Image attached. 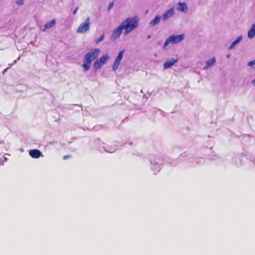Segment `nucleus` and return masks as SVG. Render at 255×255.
Listing matches in <instances>:
<instances>
[{
  "mask_svg": "<svg viewBox=\"0 0 255 255\" xmlns=\"http://www.w3.org/2000/svg\"><path fill=\"white\" fill-rule=\"evenodd\" d=\"M252 83L254 85H255V79L253 81Z\"/></svg>",
  "mask_w": 255,
  "mask_h": 255,
  "instance_id": "nucleus-23",
  "label": "nucleus"
},
{
  "mask_svg": "<svg viewBox=\"0 0 255 255\" xmlns=\"http://www.w3.org/2000/svg\"><path fill=\"white\" fill-rule=\"evenodd\" d=\"M108 54L102 56L100 59H97L94 64V67L96 69H99L109 60Z\"/></svg>",
  "mask_w": 255,
  "mask_h": 255,
  "instance_id": "nucleus-5",
  "label": "nucleus"
},
{
  "mask_svg": "<svg viewBox=\"0 0 255 255\" xmlns=\"http://www.w3.org/2000/svg\"><path fill=\"white\" fill-rule=\"evenodd\" d=\"M114 2H111L110 3H109L108 4V10H110L114 6Z\"/></svg>",
  "mask_w": 255,
  "mask_h": 255,
  "instance_id": "nucleus-19",
  "label": "nucleus"
},
{
  "mask_svg": "<svg viewBox=\"0 0 255 255\" xmlns=\"http://www.w3.org/2000/svg\"><path fill=\"white\" fill-rule=\"evenodd\" d=\"M175 14V8L172 7L166 10L161 16L162 20L165 21L171 17Z\"/></svg>",
  "mask_w": 255,
  "mask_h": 255,
  "instance_id": "nucleus-8",
  "label": "nucleus"
},
{
  "mask_svg": "<svg viewBox=\"0 0 255 255\" xmlns=\"http://www.w3.org/2000/svg\"><path fill=\"white\" fill-rule=\"evenodd\" d=\"M99 52L100 50L98 49H95L86 54L83 64V68L85 72L90 68L91 62L98 56Z\"/></svg>",
  "mask_w": 255,
  "mask_h": 255,
  "instance_id": "nucleus-2",
  "label": "nucleus"
},
{
  "mask_svg": "<svg viewBox=\"0 0 255 255\" xmlns=\"http://www.w3.org/2000/svg\"><path fill=\"white\" fill-rule=\"evenodd\" d=\"M243 39V36H238L230 45L229 48H234Z\"/></svg>",
  "mask_w": 255,
  "mask_h": 255,
  "instance_id": "nucleus-15",
  "label": "nucleus"
},
{
  "mask_svg": "<svg viewBox=\"0 0 255 255\" xmlns=\"http://www.w3.org/2000/svg\"><path fill=\"white\" fill-rule=\"evenodd\" d=\"M184 37L185 35L184 34L170 35L165 41L164 47H166L169 44H174L179 43L183 40Z\"/></svg>",
  "mask_w": 255,
  "mask_h": 255,
  "instance_id": "nucleus-3",
  "label": "nucleus"
},
{
  "mask_svg": "<svg viewBox=\"0 0 255 255\" xmlns=\"http://www.w3.org/2000/svg\"><path fill=\"white\" fill-rule=\"evenodd\" d=\"M254 65H255V60L248 63V66H253Z\"/></svg>",
  "mask_w": 255,
  "mask_h": 255,
  "instance_id": "nucleus-20",
  "label": "nucleus"
},
{
  "mask_svg": "<svg viewBox=\"0 0 255 255\" xmlns=\"http://www.w3.org/2000/svg\"><path fill=\"white\" fill-rule=\"evenodd\" d=\"M90 17H88L84 22L81 23L78 27L76 32L78 33H82L88 31L90 29Z\"/></svg>",
  "mask_w": 255,
  "mask_h": 255,
  "instance_id": "nucleus-4",
  "label": "nucleus"
},
{
  "mask_svg": "<svg viewBox=\"0 0 255 255\" xmlns=\"http://www.w3.org/2000/svg\"><path fill=\"white\" fill-rule=\"evenodd\" d=\"M104 37V34H103L99 38H98L96 40L95 42L96 43H100L103 40Z\"/></svg>",
  "mask_w": 255,
  "mask_h": 255,
  "instance_id": "nucleus-17",
  "label": "nucleus"
},
{
  "mask_svg": "<svg viewBox=\"0 0 255 255\" xmlns=\"http://www.w3.org/2000/svg\"><path fill=\"white\" fill-rule=\"evenodd\" d=\"M216 62L215 57L212 58L210 60L206 62V68L207 69L211 66L214 64Z\"/></svg>",
  "mask_w": 255,
  "mask_h": 255,
  "instance_id": "nucleus-16",
  "label": "nucleus"
},
{
  "mask_svg": "<svg viewBox=\"0 0 255 255\" xmlns=\"http://www.w3.org/2000/svg\"><path fill=\"white\" fill-rule=\"evenodd\" d=\"M178 60V57L177 55L175 56L174 57L172 58L170 60L167 61L163 65L164 68L165 69H167L172 65H173L175 63H176Z\"/></svg>",
  "mask_w": 255,
  "mask_h": 255,
  "instance_id": "nucleus-9",
  "label": "nucleus"
},
{
  "mask_svg": "<svg viewBox=\"0 0 255 255\" xmlns=\"http://www.w3.org/2000/svg\"><path fill=\"white\" fill-rule=\"evenodd\" d=\"M124 49L122 50L118 54L113 65V70L116 71L119 68L121 61L123 58Z\"/></svg>",
  "mask_w": 255,
  "mask_h": 255,
  "instance_id": "nucleus-7",
  "label": "nucleus"
},
{
  "mask_svg": "<svg viewBox=\"0 0 255 255\" xmlns=\"http://www.w3.org/2000/svg\"><path fill=\"white\" fill-rule=\"evenodd\" d=\"M123 30H124L122 28V26H121L120 24L113 31L111 39L112 40H117L120 37Z\"/></svg>",
  "mask_w": 255,
  "mask_h": 255,
  "instance_id": "nucleus-6",
  "label": "nucleus"
},
{
  "mask_svg": "<svg viewBox=\"0 0 255 255\" xmlns=\"http://www.w3.org/2000/svg\"><path fill=\"white\" fill-rule=\"evenodd\" d=\"M227 57L229 58L230 57L229 55H228Z\"/></svg>",
  "mask_w": 255,
  "mask_h": 255,
  "instance_id": "nucleus-24",
  "label": "nucleus"
},
{
  "mask_svg": "<svg viewBox=\"0 0 255 255\" xmlns=\"http://www.w3.org/2000/svg\"><path fill=\"white\" fill-rule=\"evenodd\" d=\"M177 9L181 12L186 13L188 11V7L185 2H179L177 4Z\"/></svg>",
  "mask_w": 255,
  "mask_h": 255,
  "instance_id": "nucleus-10",
  "label": "nucleus"
},
{
  "mask_svg": "<svg viewBox=\"0 0 255 255\" xmlns=\"http://www.w3.org/2000/svg\"><path fill=\"white\" fill-rule=\"evenodd\" d=\"M69 157H70L69 155H65V156H64L63 158H64V159H67V158H68Z\"/></svg>",
  "mask_w": 255,
  "mask_h": 255,
  "instance_id": "nucleus-22",
  "label": "nucleus"
},
{
  "mask_svg": "<svg viewBox=\"0 0 255 255\" xmlns=\"http://www.w3.org/2000/svg\"><path fill=\"white\" fill-rule=\"evenodd\" d=\"M24 0H18L16 1V3L18 5H22L24 4Z\"/></svg>",
  "mask_w": 255,
  "mask_h": 255,
  "instance_id": "nucleus-18",
  "label": "nucleus"
},
{
  "mask_svg": "<svg viewBox=\"0 0 255 255\" xmlns=\"http://www.w3.org/2000/svg\"><path fill=\"white\" fill-rule=\"evenodd\" d=\"M120 25L124 30V34L127 35L137 27L138 17L137 16L128 17L123 21Z\"/></svg>",
  "mask_w": 255,
  "mask_h": 255,
  "instance_id": "nucleus-1",
  "label": "nucleus"
},
{
  "mask_svg": "<svg viewBox=\"0 0 255 255\" xmlns=\"http://www.w3.org/2000/svg\"><path fill=\"white\" fill-rule=\"evenodd\" d=\"M255 36V24H253L251 28L248 32V37L249 38H253Z\"/></svg>",
  "mask_w": 255,
  "mask_h": 255,
  "instance_id": "nucleus-14",
  "label": "nucleus"
},
{
  "mask_svg": "<svg viewBox=\"0 0 255 255\" xmlns=\"http://www.w3.org/2000/svg\"><path fill=\"white\" fill-rule=\"evenodd\" d=\"M161 18L162 17L161 16L158 15H156L155 17V18L150 22L149 25L151 27H153V26L156 25L159 22Z\"/></svg>",
  "mask_w": 255,
  "mask_h": 255,
  "instance_id": "nucleus-13",
  "label": "nucleus"
},
{
  "mask_svg": "<svg viewBox=\"0 0 255 255\" xmlns=\"http://www.w3.org/2000/svg\"><path fill=\"white\" fill-rule=\"evenodd\" d=\"M29 155L33 158H38L43 156L41 152L38 149H31L29 151Z\"/></svg>",
  "mask_w": 255,
  "mask_h": 255,
  "instance_id": "nucleus-11",
  "label": "nucleus"
},
{
  "mask_svg": "<svg viewBox=\"0 0 255 255\" xmlns=\"http://www.w3.org/2000/svg\"><path fill=\"white\" fill-rule=\"evenodd\" d=\"M78 9V7H77L74 9V10L73 11V12L74 14H75L77 13V11Z\"/></svg>",
  "mask_w": 255,
  "mask_h": 255,
  "instance_id": "nucleus-21",
  "label": "nucleus"
},
{
  "mask_svg": "<svg viewBox=\"0 0 255 255\" xmlns=\"http://www.w3.org/2000/svg\"><path fill=\"white\" fill-rule=\"evenodd\" d=\"M55 24H56L55 19H53L51 21H49V22H47L46 23H45L43 26V28L41 29V30L43 31H45L46 30L54 26Z\"/></svg>",
  "mask_w": 255,
  "mask_h": 255,
  "instance_id": "nucleus-12",
  "label": "nucleus"
}]
</instances>
